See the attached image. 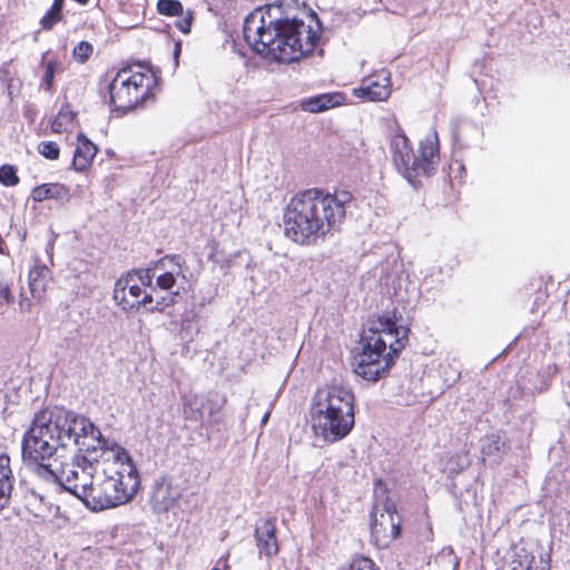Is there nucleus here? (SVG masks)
<instances>
[{
    "label": "nucleus",
    "instance_id": "1",
    "mask_svg": "<svg viewBox=\"0 0 570 570\" xmlns=\"http://www.w3.org/2000/svg\"><path fill=\"white\" fill-rule=\"evenodd\" d=\"M78 448L81 501L92 511L127 503L138 492L140 478L129 453L105 439L86 416L60 406L38 411L24 433V455L47 460L59 449Z\"/></svg>",
    "mask_w": 570,
    "mask_h": 570
},
{
    "label": "nucleus",
    "instance_id": "2",
    "mask_svg": "<svg viewBox=\"0 0 570 570\" xmlns=\"http://www.w3.org/2000/svg\"><path fill=\"white\" fill-rule=\"evenodd\" d=\"M244 38L258 55L282 62H293L311 55L321 37L316 14L308 23L287 1H277L253 10L244 21Z\"/></svg>",
    "mask_w": 570,
    "mask_h": 570
},
{
    "label": "nucleus",
    "instance_id": "3",
    "mask_svg": "<svg viewBox=\"0 0 570 570\" xmlns=\"http://www.w3.org/2000/svg\"><path fill=\"white\" fill-rule=\"evenodd\" d=\"M353 195L346 190L333 194L306 189L295 195L284 212V234L299 245H316L343 224Z\"/></svg>",
    "mask_w": 570,
    "mask_h": 570
},
{
    "label": "nucleus",
    "instance_id": "4",
    "mask_svg": "<svg viewBox=\"0 0 570 570\" xmlns=\"http://www.w3.org/2000/svg\"><path fill=\"white\" fill-rule=\"evenodd\" d=\"M409 333V327L397 325L395 313L380 316L362 335L363 348L355 358V374L372 382L384 377L407 345Z\"/></svg>",
    "mask_w": 570,
    "mask_h": 570
},
{
    "label": "nucleus",
    "instance_id": "5",
    "mask_svg": "<svg viewBox=\"0 0 570 570\" xmlns=\"http://www.w3.org/2000/svg\"><path fill=\"white\" fill-rule=\"evenodd\" d=\"M354 394L343 384L320 387L312 401V426L326 442L345 438L355 423Z\"/></svg>",
    "mask_w": 570,
    "mask_h": 570
},
{
    "label": "nucleus",
    "instance_id": "6",
    "mask_svg": "<svg viewBox=\"0 0 570 570\" xmlns=\"http://www.w3.org/2000/svg\"><path fill=\"white\" fill-rule=\"evenodd\" d=\"M137 63L120 69L109 85L110 104L122 114L134 109L151 96L156 77Z\"/></svg>",
    "mask_w": 570,
    "mask_h": 570
},
{
    "label": "nucleus",
    "instance_id": "7",
    "mask_svg": "<svg viewBox=\"0 0 570 570\" xmlns=\"http://www.w3.org/2000/svg\"><path fill=\"white\" fill-rule=\"evenodd\" d=\"M420 155H415L413 148L410 153H403V160H395L397 170L414 185V180L422 174L431 176L434 171V159L438 158L439 138L436 131L428 136L420 144Z\"/></svg>",
    "mask_w": 570,
    "mask_h": 570
},
{
    "label": "nucleus",
    "instance_id": "8",
    "mask_svg": "<svg viewBox=\"0 0 570 570\" xmlns=\"http://www.w3.org/2000/svg\"><path fill=\"white\" fill-rule=\"evenodd\" d=\"M78 451V454L73 459V464L71 468L62 469L60 472L56 471L52 468V464L50 463V460L53 458V455L50 459L47 460H39L33 461L27 455H24V439L22 440V459L23 462L29 465L33 473L37 474L39 478L58 482L61 484L65 490L76 495L79 500L81 499L80 493L73 485L77 488H80L81 484V468L78 465V459L79 456L83 455L85 452H81L78 448H76Z\"/></svg>",
    "mask_w": 570,
    "mask_h": 570
},
{
    "label": "nucleus",
    "instance_id": "9",
    "mask_svg": "<svg viewBox=\"0 0 570 570\" xmlns=\"http://www.w3.org/2000/svg\"><path fill=\"white\" fill-rule=\"evenodd\" d=\"M141 294L135 273H126L116 281L112 298L122 311L130 312L135 309L134 299H138Z\"/></svg>",
    "mask_w": 570,
    "mask_h": 570
},
{
    "label": "nucleus",
    "instance_id": "10",
    "mask_svg": "<svg viewBox=\"0 0 570 570\" xmlns=\"http://www.w3.org/2000/svg\"><path fill=\"white\" fill-rule=\"evenodd\" d=\"M180 497L181 491L179 487L173 484L168 478L160 476L155 481L151 494L154 510L166 512L175 505Z\"/></svg>",
    "mask_w": 570,
    "mask_h": 570
},
{
    "label": "nucleus",
    "instance_id": "11",
    "mask_svg": "<svg viewBox=\"0 0 570 570\" xmlns=\"http://www.w3.org/2000/svg\"><path fill=\"white\" fill-rule=\"evenodd\" d=\"M372 533L377 534L382 531L390 529L391 538L396 539L401 533L400 519L393 503H384L383 508L380 504L374 507Z\"/></svg>",
    "mask_w": 570,
    "mask_h": 570
},
{
    "label": "nucleus",
    "instance_id": "12",
    "mask_svg": "<svg viewBox=\"0 0 570 570\" xmlns=\"http://www.w3.org/2000/svg\"><path fill=\"white\" fill-rule=\"evenodd\" d=\"M357 97L370 101H383L391 95V82L387 72L383 71L367 80V85L355 90Z\"/></svg>",
    "mask_w": 570,
    "mask_h": 570
},
{
    "label": "nucleus",
    "instance_id": "13",
    "mask_svg": "<svg viewBox=\"0 0 570 570\" xmlns=\"http://www.w3.org/2000/svg\"><path fill=\"white\" fill-rule=\"evenodd\" d=\"M255 538L261 554L273 557L278 552L274 519H265L256 527Z\"/></svg>",
    "mask_w": 570,
    "mask_h": 570
},
{
    "label": "nucleus",
    "instance_id": "14",
    "mask_svg": "<svg viewBox=\"0 0 570 570\" xmlns=\"http://www.w3.org/2000/svg\"><path fill=\"white\" fill-rule=\"evenodd\" d=\"M77 140L78 145L73 153L72 168L77 171H83L91 165L98 148L83 134H79Z\"/></svg>",
    "mask_w": 570,
    "mask_h": 570
},
{
    "label": "nucleus",
    "instance_id": "15",
    "mask_svg": "<svg viewBox=\"0 0 570 570\" xmlns=\"http://www.w3.org/2000/svg\"><path fill=\"white\" fill-rule=\"evenodd\" d=\"M31 198L36 203H41L47 199L65 203L70 199V190L69 187L59 183L42 184L31 190Z\"/></svg>",
    "mask_w": 570,
    "mask_h": 570
},
{
    "label": "nucleus",
    "instance_id": "16",
    "mask_svg": "<svg viewBox=\"0 0 570 570\" xmlns=\"http://www.w3.org/2000/svg\"><path fill=\"white\" fill-rule=\"evenodd\" d=\"M13 475L10 468V458L7 454L0 455V510L9 505L13 489Z\"/></svg>",
    "mask_w": 570,
    "mask_h": 570
},
{
    "label": "nucleus",
    "instance_id": "17",
    "mask_svg": "<svg viewBox=\"0 0 570 570\" xmlns=\"http://www.w3.org/2000/svg\"><path fill=\"white\" fill-rule=\"evenodd\" d=\"M343 96L338 92L324 94L311 97L302 101V108L309 112H321L328 108L341 105Z\"/></svg>",
    "mask_w": 570,
    "mask_h": 570
},
{
    "label": "nucleus",
    "instance_id": "18",
    "mask_svg": "<svg viewBox=\"0 0 570 570\" xmlns=\"http://www.w3.org/2000/svg\"><path fill=\"white\" fill-rule=\"evenodd\" d=\"M503 445L504 441L500 435H487L482 440L481 444V454L483 460H485V458H494L495 460L499 459Z\"/></svg>",
    "mask_w": 570,
    "mask_h": 570
},
{
    "label": "nucleus",
    "instance_id": "19",
    "mask_svg": "<svg viewBox=\"0 0 570 570\" xmlns=\"http://www.w3.org/2000/svg\"><path fill=\"white\" fill-rule=\"evenodd\" d=\"M49 273L46 266H35L29 272V287L33 297L40 296L45 291V279Z\"/></svg>",
    "mask_w": 570,
    "mask_h": 570
},
{
    "label": "nucleus",
    "instance_id": "20",
    "mask_svg": "<svg viewBox=\"0 0 570 570\" xmlns=\"http://www.w3.org/2000/svg\"><path fill=\"white\" fill-rule=\"evenodd\" d=\"M205 401L202 396H193L184 404L186 420L199 422L204 417Z\"/></svg>",
    "mask_w": 570,
    "mask_h": 570
},
{
    "label": "nucleus",
    "instance_id": "21",
    "mask_svg": "<svg viewBox=\"0 0 570 570\" xmlns=\"http://www.w3.org/2000/svg\"><path fill=\"white\" fill-rule=\"evenodd\" d=\"M76 117V112H73L70 106L63 105L56 118L51 124V128L55 132H62L66 130L67 126L73 121Z\"/></svg>",
    "mask_w": 570,
    "mask_h": 570
},
{
    "label": "nucleus",
    "instance_id": "22",
    "mask_svg": "<svg viewBox=\"0 0 570 570\" xmlns=\"http://www.w3.org/2000/svg\"><path fill=\"white\" fill-rule=\"evenodd\" d=\"M393 163L397 159L403 160L402 154L410 153L412 149L409 138L404 134L394 135L390 142Z\"/></svg>",
    "mask_w": 570,
    "mask_h": 570
},
{
    "label": "nucleus",
    "instance_id": "23",
    "mask_svg": "<svg viewBox=\"0 0 570 570\" xmlns=\"http://www.w3.org/2000/svg\"><path fill=\"white\" fill-rule=\"evenodd\" d=\"M65 0H55L51 8L41 19V26L43 29H51L61 19V11Z\"/></svg>",
    "mask_w": 570,
    "mask_h": 570
},
{
    "label": "nucleus",
    "instance_id": "24",
    "mask_svg": "<svg viewBox=\"0 0 570 570\" xmlns=\"http://www.w3.org/2000/svg\"><path fill=\"white\" fill-rule=\"evenodd\" d=\"M157 10L160 14L174 17L183 14V4L178 0H158Z\"/></svg>",
    "mask_w": 570,
    "mask_h": 570
},
{
    "label": "nucleus",
    "instance_id": "25",
    "mask_svg": "<svg viewBox=\"0 0 570 570\" xmlns=\"http://www.w3.org/2000/svg\"><path fill=\"white\" fill-rule=\"evenodd\" d=\"M37 149L40 155L50 160L58 159L60 155V148L55 141H41Z\"/></svg>",
    "mask_w": 570,
    "mask_h": 570
},
{
    "label": "nucleus",
    "instance_id": "26",
    "mask_svg": "<svg viewBox=\"0 0 570 570\" xmlns=\"http://www.w3.org/2000/svg\"><path fill=\"white\" fill-rule=\"evenodd\" d=\"M204 410H208L209 416L217 414L226 403V399L218 394H210L207 399H204Z\"/></svg>",
    "mask_w": 570,
    "mask_h": 570
},
{
    "label": "nucleus",
    "instance_id": "27",
    "mask_svg": "<svg viewBox=\"0 0 570 570\" xmlns=\"http://www.w3.org/2000/svg\"><path fill=\"white\" fill-rule=\"evenodd\" d=\"M0 183L4 186H14L19 183V178L13 166L2 165L0 167Z\"/></svg>",
    "mask_w": 570,
    "mask_h": 570
},
{
    "label": "nucleus",
    "instance_id": "28",
    "mask_svg": "<svg viewBox=\"0 0 570 570\" xmlns=\"http://www.w3.org/2000/svg\"><path fill=\"white\" fill-rule=\"evenodd\" d=\"M92 50L94 48L91 43H89L88 41H80L73 48V57L78 62L85 63L91 56Z\"/></svg>",
    "mask_w": 570,
    "mask_h": 570
},
{
    "label": "nucleus",
    "instance_id": "29",
    "mask_svg": "<svg viewBox=\"0 0 570 570\" xmlns=\"http://www.w3.org/2000/svg\"><path fill=\"white\" fill-rule=\"evenodd\" d=\"M57 67H58V62L56 60H50L46 66L41 86L48 92H50L52 90L53 79H55V73H56Z\"/></svg>",
    "mask_w": 570,
    "mask_h": 570
},
{
    "label": "nucleus",
    "instance_id": "30",
    "mask_svg": "<svg viewBox=\"0 0 570 570\" xmlns=\"http://www.w3.org/2000/svg\"><path fill=\"white\" fill-rule=\"evenodd\" d=\"M176 276L175 272H165L156 278V287L170 291L176 284Z\"/></svg>",
    "mask_w": 570,
    "mask_h": 570
},
{
    "label": "nucleus",
    "instance_id": "31",
    "mask_svg": "<svg viewBox=\"0 0 570 570\" xmlns=\"http://www.w3.org/2000/svg\"><path fill=\"white\" fill-rule=\"evenodd\" d=\"M128 273H135V281H139L142 286L153 287V267L146 269H131Z\"/></svg>",
    "mask_w": 570,
    "mask_h": 570
},
{
    "label": "nucleus",
    "instance_id": "32",
    "mask_svg": "<svg viewBox=\"0 0 570 570\" xmlns=\"http://www.w3.org/2000/svg\"><path fill=\"white\" fill-rule=\"evenodd\" d=\"M348 570H377L374 562L366 557H356L352 560Z\"/></svg>",
    "mask_w": 570,
    "mask_h": 570
},
{
    "label": "nucleus",
    "instance_id": "33",
    "mask_svg": "<svg viewBox=\"0 0 570 570\" xmlns=\"http://www.w3.org/2000/svg\"><path fill=\"white\" fill-rule=\"evenodd\" d=\"M168 261L167 264L171 267V272H175L177 276H181L185 278L183 273V265L185 264V259L180 255H167Z\"/></svg>",
    "mask_w": 570,
    "mask_h": 570
},
{
    "label": "nucleus",
    "instance_id": "34",
    "mask_svg": "<svg viewBox=\"0 0 570 570\" xmlns=\"http://www.w3.org/2000/svg\"><path fill=\"white\" fill-rule=\"evenodd\" d=\"M180 16H181V19H179L176 22V26L181 32L188 33L190 31L191 23L194 20V13L191 10H187L185 13L183 12V14H180Z\"/></svg>",
    "mask_w": 570,
    "mask_h": 570
},
{
    "label": "nucleus",
    "instance_id": "35",
    "mask_svg": "<svg viewBox=\"0 0 570 570\" xmlns=\"http://www.w3.org/2000/svg\"><path fill=\"white\" fill-rule=\"evenodd\" d=\"M0 297H2L7 304L13 302V296L10 291V284L4 279L3 274L0 272Z\"/></svg>",
    "mask_w": 570,
    "mask_h": 570
},
{
    "label": "nucleus",
    "instance_id": "36",
    "mask_svg": "<svg viewBox=\"0 0 570 570\" xmlns=\"http://www.w3.org/2000/svg\"><path fill=\"white\" fill-rule=\"evenodd\" d=\"M173 304H174V297H170V298L161 297L160 299L156 301L155 305L147 307V311L149 313H156V312L163 313L166 307H168Z\"/></svg>",
    "mask_w": 570,
    "mask_h": 570
},
{
    "label": "nucleus",
    "instance_id": "37",
    "mask_svg": "<svg viewBox=\"0 0 570 570\" xmlns=\"http://www.w3.org/2000/svg\"><path fill=\"white\" fill-rule=\"evenodd\" d=\"M153 302H154L153 295L145 293V295L142 296L141 299H139V298L134 299V304H135L134 311H137L140 306H145L147 308V307H149L148 305L151 306Z\"/></svg>",
    "mask_w": 570,
    "mask_h": 570
},
{
    "label": "nucleus",
    "instance_id": "38",
    "mask_svg": "<svg viewBox=\"0 0 570 570\" xmlns=\"http://www.w3.org/2000/svg\"><path fill=\"white\" fill-rule=\"evenodd\" d=\"M167 261H168V257L166 255V256L161 257L160 259L151 263L148 267H153V272L155 269H164L168 266Z\"/></svg>",
    "mask_w": 570,
    "mask_h": 570
},
{
    "label": "nucleus",
    "instance_id": "39",
    "mask_svg": "<svg viewBox=\"0 0 570 570\" xmlns=\"http://www.w3.org/2000/svg\"><path fill=\"white\" fill-rule=\"evenodd\" d=\"M0 254H7V245L3 239L0 238Z\"/></svg>",
    "mask_w": 570,
    "mask_h": 570
},
{
    "label": "nucleus",
    "instance_id": "40",
    "mask_svg": "<svg viewBox=\"0 0 570 570\" xmlns=\"http://www.w3.org/2000/svg\"><path fill=\"white\" fill-rule=\"evenodd\" d=\"M271 412H266L262 417V424L265 425L268 422Z\"/></svg>",
    "mask_w": 570,
    "mask_h": 570
},
{
    "label": "nucleus",
    "instance_id": "41",
    "mask_svg": "<svg viewBox=\"0 0 570 570\" xmlns=\"http://www.w3.org/2000/svg\"><path fill=\"white\" fill-rule=\"evenodd\" d=\"M533 561H534V559L532 558V560L528 563L525 570H538V567L535 569H533V566H532Z\"/></svg>",
    "mask_w": 570,
    "mask_h": 570
},
{
    "label": "nucleus",
    "instance_id": "42",
    "mask_svg": "<svg viewBox=\"0 0 570 570\" xmlns=\"http://www.w3.org/2000/svg\"><path fill=\"white\" fill-rule=\"evenodd\" d=\"M180 51V46L177 43L175 48V57L177 58Z\"/></svg>",
    "mask_w": 570,
    "mask_h": 570
},
{
    "label": "nucleus",
    "instance_id": "43",
    "mask_svg": "<svg viewBox=\"0 0 570 570\" xmlns=\"http://www.w3.org/2000/svg\"><path fill=\"white\" fill-rule=\"evenodd\" d=\"M213 570H219V569H217V568H214Z\"/></svg>",
    "mask_w": 570,
    "mask_h": 570
}]
</instances>
